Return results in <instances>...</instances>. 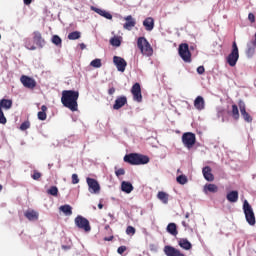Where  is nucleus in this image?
<instances>
[{
    "mask_svg": "<svg viewBox=\"0 0 256 256\" xmlns=\"http://www.w3.org/2000/svg\"><path fill=\"white\" fill-rule=\"evenodd\" d=\"M197 73H198L199 75H203V73H205V67H204V66H199V67L197 68Z\"/></svg>",
    "mask_w": 256,
    "mask_h": 256,
    "instance_id": "49",
    "label": "nucleus"
},
{
    "mask_svg": "<svg viewBox=\"0 0 256 256\" xmlns=\"http://www.w3.org/2000/svg\"><path fill=\"white\" fill-rule=\"evenodd\" d=\"M197 142V137L193 132H186L182 135V143L187 149H193V146Z\"/></svg>",
    "mask_w": 256,
    "mask_h": 256,
    "instance_id": "6",
    "label": "nucleus"
},
{
    "mask_svg": "<svg viewBox=\"0 0 256 256\" xmlns=\"http://www.w3.org/2000/svg\"><path fill=\"white\" fill-rule=\"evenodd\" d=\"M238 107L241 113V116L243 117L244 121L246 123H253V117L249 112H247V106L245 105V102L243 100H239Z\"/></svg>",
    "mask_w": 256,
    "mask_h": 256,
    "instance_id": "9",
    "label": "nucleus"
},
{
    "mask_svg": "<svg viewBox=\"0 0 256 256\" xmlns=\"http://www.w3.org/2000/svg\"><path fill=\"white\" fill-rule=\"evenodd\" d=\"M182 225H183V227H185V229H189V222L182 221Z\"/></svg>",
    "mask_w": 256,
    "mask_h": 256,
    "instance_id": "51",
    "label": "nucleus"
},
{
    "mask_svg": "<svg viewBox=\"0 0 256 256\" xmlns=\"http://www.w3.org/2000/svg\"><path fill=\"white\" fill-rule=\"evenodd\" d=\"M137 47L145 57H151V55H153V47H151L147 38L139 37L137 40Z\"/></svg>",
    "mask_w": 256,
    "mask_h": 256,
    "instance_id": "3",
    "label": "nucleus"
},
{
    "mask_svg": "<svg viewBox=\"0 0 256 256\" xmlns=\"http://www.w3.org/2000/svg\"><path fill=\"white\" fill-rule=\"evenodd\" d=\"M48 195H52L53 197H57L59 195V189L57 186H51L50 189L47 190Z\"/></svg>",
    "mask_w": 256,
    "mask_h": 256,
    "instance_id": "36",
    "label": "nucleus"
},
{
    "mask_svg": "<svg viewBox=\"0 0 256 256\" xmlns=\"http://www.w3.org/2000/svg\"><path fill=\"white\" fill-rule=\"evenodd\" d=\"M248 19L251 23H255V14L254 13H249L248 14Z\"/></svg>",
    "mask_w": 256,
    "mask_h": 256,
    "instance_id": "48",
    "label": "nucleus"
},
{
    "mask_svg": "<svg viewBox=\"0 0 256 256\" xmlns=\"http://www.w3.org/2000/svg\"><path fill=\"white\" fill-rule=\"evenodd\" d=\"M74 223L76 227H78V229H82L86 233H89V231H91V225L89 224V220L81 215L75 218Z\"/></svg>",
    "mask_w": 256,
    "mask_h": 256,
    "instance_id": "8",
    "label": "nucleus"
},
{
    "mask_svg": "<svg viewBox=\"0 0 256 256\" xmlns=\"http://www.w3.org/2000/svg\"><path fill=\"white\" fill-rule=\"evenodd\" d=\"M178 53L185 63H191V51H189V44H180L178 48Z\"/></svg>",
    "mask_w": 256,
    "mask_h": 256,
    "instance_id": "7",
    "label": "nucleus"
},
{
    "mask_svg": "<svg viewBox=\"0 0 256 256\" xmlns=\"http://www.w3.org/2000/svg\"><path fill=\"white\" fill-rule=\"evenodd\" d=\"M52 43L54 45L59 46V45H61V43H63V40H61V37H59V35H54V36H52Z\"/></svg>",
    "mask_w": 256,
    "mask_h": 256,
    "instance_id": "40",
    "label": "nucleus"
},
{
    "mask_svg": "<svg viewBox=\"0 0 256 256\" xmlns=\"http://www.w3.org/2000/svg\"><path fill=\"white\" fill-rule=\"evenodd\" d=\"M108 94H109V95H114V94H115V88H114V87L109 88Z\"/></svg>",
    "mask_w": 256,
    "mask_h": 256,
    "instance_id": "50",
    "label": "nucleus"
},
{
    "mask_svg": "<svg viewBox=\"0 0 256 256\" xmlns=\"http://www.w3.org/2000/svg\"><path fill=\"white\" fill-rule=\"evenodd\" d=\"M113 63L117 67L118 71L125 73V69L127 68V61H125V59L119 56H114Z\"/></svg>",
    "mask_w": 256,
    "mask_h": 256,
    "instance_id": "13",
    "label": "nucleus"
},
{
    "mask_svg": "<svg viewBox=\"0 0 256 256\" xmlns=\"http://www.w3.org/2000/svg\"><path fill=\"white\" fill-rule=\"evenodd\" d=\"M86 183L88 185V190L97 195L101 191V185H99V182L95 178H86Z\"/></svg>",
    "mask_w": 256,
    "mask_h": 256,
    "instance_id": "10",
    "label": "nucleus"
},
{
    "mask_svg": "<svg viewBox=\"0 0 256 256\" xmlns=\"http://www.w3.org/2000/svg\"><path fill=\"white\" fill-rule=\"evenodd\" d=\"M157 197L159 201L164 203V205H167L169 203V194H167L166 192H158Z\"/></svg>",
    "mask_w": 256,
    "mask_h": 256,
    "instance_id": "32",
    "label": "nucleus"
},
{
    "mask_svg": "<svg viewBox=\"0 0 256 256\" xmlns=\"http://www.w3.org/2000/svg\"><path fill=\"white\" fill-rule=\"evenodd\" d=\"M25 47L30 51H35V49H37V47L31 43V40L29 38L25 39Z\"/></svg>",
    "mask_w": 256,
    "mask_h": 256,
    "instance_id": "38",
    "label": "nucleus"
},
{
    "mask_svg": "<svg viewBox=\"0 0 256 256\" xmlns=\"http://www.w3.org/2000/svg\"><path fill=\"white\" fill-rule=\"evenodd\" d=\"M185 218H186V219H189V212H187V213L185 214Z\"/></svg>",
    "mask_w": 256,
    "mask_h": 256,
    "instance_id": "57",
    "label": "nucleus"
},
{
    "mask_svg": "<svg viewBox=\"0 0 256 256\" xmlns=\"http://www.w3.org/2000/svg\"><path fill=\"white\" fill-rule=\"evenodd\" d=\"M32 179H34V181H39V179H41V172H37V170H34Z\"/></svg>",
    "mask_w": 256,
    "mask_h": 256,
    "instance_id": "44",
    "label": "nucleus"
},
{
    "mask_svg": "<svg viewBox=\"0 0 256 256\" xmlns=\"http://www.w3.org/2000/svg\"><path fill=\"white\" fill-rule=\"evenodd\" d=\"M20 82L26 89H34L35 87H37V82L35 81V79L27 75H22L20 77Z\"/></svg>",
    "mask_w": 256,
    "mask_h": 256,
    "instance_id": "11",
    "label": "nucleus"
},
{
    "mask_svg": "<svg viewBox=\"0 0 256 256\" xmlns=\"http://www.w3.org/2000/svg\"><path fill=\"white\" fill-rule=\"evenodd\" d=\"M79 183V176L77 174H72V184L77 185Z\"/></svg>",
    "mask_w": 256,
    "mask_h": 256,
    "instance_id": "47",
    "label": "nucleus"
},
{
    "mask_svg": "<svg viewBox=\"0 0 256 256\" xmlns=\"http://www.w3.org/2000/svg\"><path fill=\"white\" fill-rule=\"evenodd\" d=\"M7 123V118L5 117V114L3 113V109L0 108V124L5 125Z\"/></svg>",
    "mask_w": 256,
    "mask_h": 256,
    "instance_id": "41",
    "label": "nucleus"
},
{
    "mask_svg": "<svg viewBox=\"0 0 256 256\" xmlns=\"http://www.w3.org/2000/svg\"><path fill=\"white\" fill-rule=\"evenodd\" d=\"M24 217H26L28 221H37L39 219V213L35 210H27L24 213Z\"/></svg>",
    "mask_w": 256,
    "mask_h": 256,
    "instance_id": "21",
    "label": "nucleus"
},
{
    "mask_svg": "<svg viewBox=\"0 0 256 256\" xmlns=\"http://www.w3.org/2000/svg\"><path fill=\"white\" fill-rule=\"evenodd\" d=\"M226 199L229 203H237L239 201V192L237 190L230 191L226 195Z\"/></svg>",
    "mask_w": 256,
    "mask_h": 256,
    "instance_id": "19",
    "label": "nucleus"
},
{
    "mask_svg": "<svg viewBox=\"0 0 256 256\" xmlns=\"http://www.w3.org/2000/svg\"><path fill=\"white\" fill-rule=\"evenodd\" d=\"M0 40H1V34H0Z\"/></svg>",
    "mask_w": 256,
    "mask_h": 256,
    "instance_id": "59",
    "label": "nucleus"
},
{
    "mask_svg": "<svg viewBox=\"0 0 256 256\" xmlns=\"http://www.w3.org/2000/svg\"><path fill=\"white\" fill-rule=\"evenodd\" d=\"M98 209H103V204L102 203L98 204Z\"/></svg>",
    "mask_w": 256,
    "mask_h": 256,
    "instance_id": "56",
    "label": "nucleus"
},
{
    "mask_svg": "<svg viewBox=\"0 0 256 256\" xmlns=\"http://www.w3.org/2000/svg\"><path fill=\"white\" fill-rule=\"evenodd\" d=\"M11 107H13V100L5 98L0 100V109H5L6 111H9Z\"/></svg>",
    "mask_w": 256,
    "mask_h": 256,
    "instance_id": "24",
    "label": "nucleus"
},
{
    "mask_svg": "<svg viewBox=\"0 0 256 256\" xmlns=\"http://www.w3.org/2000/svg\"><path fill=\"white\" fill-rule=\"evenodd\" d=\"M93 11H95V13H97L101 17H104L105 19H109V20L113 19V15H111V13H109L103 9L93 8Z\"/></svg>",
    "mask_w": 256,
    "mask_h": 256,
    "instance_id": "27",
    "label": "nucleus"
},
{
    "mask_svg": "<svg viewBox=\"0 0 256 256\" xmlns=\"http://www.w3.org/2000/svg\"><path fill=\"white\" fill-rule=\"evenodd\" d=\"M255 49H256V40L252 39L247 43V49H246L247 57H251L252 55H255Z\"/></svg>",
    "mask_w": 256,
    "mask_h": 256,
    "instance_id": "18",
    "label": "nucleus"
},
{
    "mask_svg": "<svg viewBox=\"0 0 256 256\" xmlns=\"http://www.w3.org/2000/svg\"><path fill=\"white\" fill-rule=\"evenodd\" d=\"M59 210L62 211V213H64L66 216L73 215V207H71L69 204L60 206Z\"/></svg>",
    "mask_w": 256,
    "mask_h": 256,
    "instance_id": "28",
    "label": "nucleus"
},
{
    "mask_svg": "<svg viewBox=\"0 0 256 256\" xmlns=\"http://www.w3.org/2000/svg\"><path fill=\"white\" fill-rule=\"evenodd\" d=\"M121 189L124 193H131L133 191V184L127 181L121 183Z\"/></svg>",
    "mask_w": 256,
    "mask_h": 256,
    "instance_id": "31",
    "label": "nucleus"
},
{
    "mask_svg": "<svg viewBox=\"0 0 256 256\" xmlns=\"http://www.w3.org/2000/svg\"><path fill=\"white\" fill-rule=\"evenodd\" d=\"M115 175H116V177H121V175H125V169L120 168V169L116 170Z\"/></svg>",
    "mask_w": 256,
    "mask_h": 256,
    "instance_id": "46",
    "label": "nucleus"
},
{
    "mask_svg": "<svg viewBox=\"0 0 256 256\" xmlns=\"http://www.w3.org/2000/svg\"><path fill=\"white\" fill-rule=\"evenodd\" d=\"M79 100V91L75 90H63L62 91V97H61V103L63 107H66V109H69L72 112L79 110V104L77 101Z\"/></svg>",
    "mask_w": 256,
    "mask_h": 256,
    "instance_id": "1",
    "label": "nucleus"
},
{
    "mask_svg": "<svg viewBox=\"0 0 256 256\" xmlns=\"http://www.w3.org/2000/svg\"><path fill=\"white\" fill-rule=\"evenodd\" d=\"M24 1V5H31V3H33V0H23Z\"/></svg>",
    "mask_w": 256,
    "mask_h": 256,
    "instance_id": "52",
    "label": "nucleus"
},
{
    "mask_svg": "<svg viewBox=\"0 0 256 256\" xmlns=\"http://www.w3.org/2000/svg\"><path fill=\"white\" fill-rule=\"evenodd\" d=\"M104 241H113V236L105 237V238H104Z\"/></svg>",
    "mask_w": 256,
    "mask_h": 256,
    "instance_id": "55",
    "label": "nucleus"
},
{
    "mask_svg": "<svg viewBox=\"0 0 256 256\" xmlns=\"http://www.w3.org/2000/svg\"><path fill=\"white\" fill-rule=\"evenodd\" d=\"M37 117L39 121H45L47 119V107L45 105L41 106V111L38 112Z\"/></svg>",
    "mask_w": 256,
    "mask_h": 256,
    "instance_id": "30",
    "label": "nucleus"
},
{
    "mask_svg": "<svg viewBox=\"0 0 256 256\" xmlns=\"http://www.w3.org/2000/svg\"><path fill=\"white\" fill-rule=\"evenodd\" d=\"M0 191H3V185L0 184Z\"/></svg>",
    "mask_w": 256,
    "mask_h": 256,
    "instance_id": "58",
    "label": "nucleus"
},
{
    "mask_svg": "<svg viewBox=\"0 0 256 256\" xmlns=\"http://www.w3.org/2000/svg\"><path fill=\"white\" fill-rule=\"evenodd\" d=\"M62 249H64V251H68V249H71V246L63 245Z\"/></svg>",
    "mask_w": 256,
    "mask_h": 256,
    "instance_id": "53",
    "label": "nucleus"
},
{
    "mask_svg": "<svg viewBox=\"0 0 256 256\" xmlns=\"http://www.w3.org/2000/svg\"><path fill=\"white\" fill-rule=\"evenodd\" d=\"M194 107L198 111H203V109H205V99L203 98V96H198L194 100Z\"/></svg>",
    "mask_w": 256,
    "mask_h": 256,
    "instance_id": "20",
    "label": "nucleus"
},
{
    "mask_svg": "<svg viewBox=\"0 0 256 256\" xmlns=\"http://www.w3.org/2000/svg\"><path fill=\"white\" fill-rule=\"evenodd\" d=\"M87 48V46L85 45V43H81L80 44V49L83 51V49H86Z\"/></svg>",
    "mask_w": 256,
    "mask_h": 256,
    "instance_id": "54",
    "label": "nucleus"
},
{
    "mask_svg": "<svg viewBox=\"0 0 256 256\" xmlns=\"http://www.w3.org/2000/svg\"><path fill=\"white\" fill-rule=\"evenodd\" d=\"M126 23L123 25L124 29L127 31H131L135 25H137V22L133 19V16L128 15L125 18Z\"/></svg>",
    "mask_w": 256,
    "mask_h": 256,
    "instance_id": "17",
    "label": "nucleus"
},
{
    "mask_svg": "<svg viewBox=\"0 0 256 256\" xmlns=\"http://www.w3.org/2000/svg\"><path fill=\"white\" fill-rule=\"evenodd\" d=\"M33 41L40 49H43V46L46 44L45 38H43V35L39 31L33 32Z\"/></svg>",
    "mask_w": 256,
    "mask_h": 256,
    "instance_id": "14",
    "label": "nucleus"
},
{
    "mask_svg": "<svg viewBox=\"0 0 256 256\" xmlns=\"http://www.w3.org/2000/svg\"><path fill=\"white\" fill-rule=\"evenodd\" d=\"M68 39L70 41H76V39H81V32L74 31L68 34Z\"/></svg>",
    "mask_w": 256,
    "mask_h": 256,
    "instance_id": "34",
    "label": "nucleus"
},
{
    "mask_svg": "<svg viewBox=\"0 0 256 256\" xmlns=\"http://www.w3.org/2000/svg\"><path fill=\"white\" fill-rule=\"evenodd\" d=\"M126 251H127V246H120L117 249V253H119V255H123Z\"/></svg>",
    "mask_w": 256,
    "mask_h": 256,
    "instance_id": "45",
    "label": "nucleus"
},
{
    "mask_svg": "<svg viewBox=\"0 0 256 256\" xmlns=\"http://www.w3.org/2000/svg\"><path fill=\"white\" fill-rule=\"evenodd\" d=\"M110 44L113 47H121V39L119 37L114 36L113 38L110 39Z\"/></svg>",
    "mask_w": 256,
    "mask_h": 256,
    "instance_id": "35",
    "label": "nucleus"
},
{
    "mask_svg": "<svg viewBox=\"0 0 256 256\" xmlns=\"http://www.w3.org/2000/svg\"><path fill=\"white\" fill-rule=\"evenodd\" d=\"M124 162L129 163V165H147L149 158L143 154L130 153L124 156Z\"/></svg>",
    "mask_w": 256,
    "mask_h": 256,
    "instance_id": "2",
    "label": "nucleus"
},
{
    "mask_svg": "<svg viewBox=\"0 0 256 256\" xmlns=\"http://www.w3.org/2000/svg\"><path fill=\"white\" fill-rule=\"evenodd\" d=\"M131 93L133 95L134 101H137V103H141V101H143V95L141 94V84L135 83L132 86Z\"/></svg>",
    "mask_w": 256,
    "mask_h": 256,
    "instance_id": "12",
    "label": "nucleus"
},
{
    "mask_svg": "<svg viewBox=\"0 0 256 256\" xmlns=\"http://www.w3.org/2000/svg\"><path fill=\"white\" fill-rule=\"evenodd\" d=\"M143 26L146 31H153L155 28V20L152 17H148L143 21Z\"/></svg>",
    "mask_w": 256,
    "mask_h": 256,
    "instance_id": "22",
    "label": "nucleus"
},
{
    "mask_svg": "<svg viewBox=\"0 0 256 256\" xmlns=\"http://www.w3.org/2000/svg\"><path fill=\"white\" fill-rule=\"evenodd\" d=\"M164 253L166 256H185V254H183L181 251L173 246H165Z\"/></svg>",
    "mask_w": 256,
    "mask_h": 256,
    "instance_id": "15",
    "label": "nucleus"
},
{
    "mask_svg": "<svg viewBox=\"0 0 256 256\" xmlns=\"http://www.w3.org/2000/svg\"><path fill=\"white\" fill-rule=\"evenodd\" d=\"M179 247H181L182 249H185V251H189L193 245L191 244V242H189V240H187V238H181L178 241Z\"/></svg>",
    "mask_w": 256,
    "mask_h": 256,
    "instance_id": "25",
    "label": "nucleus"
},
{
    "mask_svg": "<svg viewBox=\"0 0 256 256\" xmlns=\"http://www.w3.org/2000/svg\"><path fill=\"white\" fill-rule=\"evenodd\" d=\"M176 181H177V183H179V185H185V184H187V182H188L189 180L187 179V176H185V175H180V176H178V177L176 178Z\"/></svg>",
    "mask_w": 256,
    "mask_h": 256,
    "instance_id": "37",
    "label": "nucleus"
},
{
    "mask_svg": "<svg viewBox=\"0 0 256 256\" xmlns=\"http://www.w3.org/2000/svg\"><path fill=\"white\" fill-rule=\"evenodd\" d=\"M91 67H94L95 69H99L101 67V59L96 58L94 60L91 61L90 63Z\"/></svg>",
    "mask_w": 256,
    "mask_h": 256,
    "instance_id": "39",
    "label": "nucleus"
},
{
    "mask_svg": "<svg viewBox=\"0 0 256 256\" xmlns=\"http://www.w3.org/2000/svg\"><path fill=\"white\" fill-rule=\"evenodd\" d=\"M167 233L170 235H173L174 237H177L179 235V231H177V224L175 223H169L166 228Z\"/></svg>",
    "mask_w": 256,
    "mask_h": 256,
    "instance_id": "26",
    "label": "nucleus"
},
{
    "mask_svg": "<svg viewBox=\"0 0 256 256\" xmlns=\"http://www.w3.org/2000/svg\"><path fill=\"white\" fill-rule=\"evenodd\" d=\"M231 115L234 121H239L240 115H239V107L237 106V104L232 105Z\"/></svg>",
    "mask_w": 256,
    "mask_h": 256,
    "instance_id": "33",
    "label": "nucleus"
},
{
    "mask_svg": "<svg viewBox=\"0 0 256 256\" xmlns=\"http://www.w3.org/2000/svg\"><path fill=\"white\" fill-rule=\"evenodd\" d=\"M219 191V187L215 184H206L204 186V193H217Z\"/></svg>",
    "mask_w": 256,
    "mask_h": 256,
    "instance_id": "29",
    "label": "nucleus"
},
{
    "mask_svg": "<svg viewBox=\"0 0 256 256\" xmlns=\"http://www.w3.org/2000/svg\"><path fill=\"white\" fill-rule=\"evenodd\" d=\"M202 173L206 181H215V176H213V173H211V167L205 166L202 170Z\"/></svg>",
    "mask_w": 256,
    "mask_h": 256,
    "instance_id": "23",
    "label": "nucleus"
},
{
    "mask_svg": "<svg viewBox=\"0 0 256 256\" xmlns=\"http://www.w3.org/2000/svg\"><path fill=\"white\" fill-rule=\"evenodd\" d=\"M243 211L245 215V219L249 225H255V212H253V207H251V204L247 200L243 203Z\"/></svg>",
    "mask_w": 256,
    "mask_h": 256,
    "instance_id": "4",
    "label": "nucleus"
},
{
    "mask_svg": "<svg viewBox=\"0 0 256 256\" xmlns=\"http://www.w3.org/2000/svg\"><path fill=\"white\" fill-rule=\"evenodd\" d=\"M29 127H31V122H29V121H25L20 125L21 131H27V129H29Z\"/></svg>",
    "mask_w": 256,
    "mask_h": 256,
    "instance_id": "42",
    "label": "nucleus"
},
{
    "mask_svg": "<svg viewBox=\"0 0 256 256\" xmlns=\"http://www.w3.org/2000/svg\"><path fill=\"white\" fill-rule=\"evenodd\" d=\"M135 233H136L135 227H133V226H128V227L126 228V234H127V235H135Z\"/></svg>",
    "mask_w": 256,
    "mask_h": 256,
    "instance_id": "43",
    "label": "nucleus"
},
{
    "mask_svg": "<svg viewBox=\"0 0 256 256\" xmlns=\"http://www.w3.org/2000/svg\"><path fill=\"white\" fill-rule=\"evenodd\" d=\"M125 105H127V97L119 96L115 100L113 109H115L116 111H119V109H121V107H125Z\"/></svg>",
    "mask_w": 256,
    "mask_h": 256,
    "instance_id": "16",
    "label": "nucleus"
},
{
    "mask_svg": "<svg viewBox=\"0 0 256 256\" xmlns=\"http://www.w3.org/2000/svg\"><path fill=\"white\" fill-rule=\"evenodd\" d=\"M239 61V47H237V42H233L232 44V51L227 56L226 62L230 67H235L237 65V62Z\"/></svg>",
    "mask_w": 256,
    "mask_h": 256,
    "instance_id": "5",
    "label": "nucleus"
}]
</instances>
